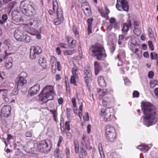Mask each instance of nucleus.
Instances as JSON below:
<instances>
[{
  "mask_svg": "<svg viewBox=\"0 0 158 158\" xmlns=\"http://www.w3.org/2000/svg\"><path fill=\"white\" fill-rule=\"evenodd\" d=\"M72 101L73 106L74 107H76L77 106L75 98H72Z\"/></svg>",
  "mask_w": 158,
  "mask_h": 158,
  "instance_id": "obj_52",
  "label": "nucleus"
},
{
  "mask_svg": "<svg viewBox=\"0 0 158 158\" xmlns=\"http://www.w3.org/2000/svg\"><path fill=\"white\" fill-rule=\"evenodd\" d=\"M143 56L146 58H148L149 57V53L148 52H145L143 53Z\"/></svg>",
  "mask_w": 158,
  "mask_h": 158,
  "instance_id": "obj_63",
  "label": "nucleus"
},
{
  "mask_svg": "<svg viewBox=\"0 0 158 158\" xmlns=\"http://www.w3.org/2000/svg\"><path fill=\"white\" fill-rule=\"evenodd\" d=\"M106 137L110 142H113L116 140V132L114 128L108 125L106 128Z\"/></svg>",
  "mask_w": 158,
  "mask_h": 158,
  "instance_id": "obj_7",
  "label": "nucleus"
},
{
  "mask_svg": "<svg viewBox=\"0 0 158 158\" xmlns=\"http://www.w3.org/2000/svg\"><path fill=\"white\" fill-rule=\"evenodd\" d=\"M148 45L150 49L151 50L153 51L154 50V48L152 41H148Z\"/></svg>",
  "mask_w": 158,
  "mask_h": 158,
  "instance_id": "obj_45",
  "label": "nucleus"
},
{
  "mask_svg": "<svg viewBox=\"0 0 158 158\" xmlns=\"http://www.w3.org/2000/svg\"><path fill=\"white\" fill-rule=\"evenodd\" d=\"M89 50L92 53V56L98 60H103L106 56L104 47L99 44L92 46Z\"/></svg>",
  "mask_w": 158,
  "mask_h": 158,
  "instance_id": "obj_4",
  "label": "nucleus"
},
{
  "mask_svg": "<svg viewBox=\"0 0 158 158\" xmlns=\"http://www.w3.org/2000/svg\"><path fill=\"white\" fill-rule=\"evenodd\" d=\"M39 62L43 68H46L47 63L46 60L44 58H40L39 60Z\"/></svg>",
  "mask_w": 158,
  "mask_h": 158,
  "instance_id": "obj_29",
  "label": "nucleus"
},
{
  "mask_svg": "<svg viewBox=\"0 0 158 158\" xmlns=\"http://www.w3.org/2000/svg\"><path fill=\"white\" fill-rule=\"evenodd\" d=\"M112 27V24H110L106 27V29L108 31H110L111 30Z\"/></svg>",
  "mask_w": 158,
  "mask_h": 158,
  "instance_id": "obj_57",
  "label": "nucleus"
},
{
  "mask_svg": "<svg viewBox=\"0 0 158 158\" xmlns=\"http://www.w3.org/2000/svg\"><path fill=\"white\" fill-rule=\"evenodd\" d=\"M57 65V70L59 71H60V63L59 61H57L56 62Z\"/></svg>",
  "mask_w": 158,
  "mask_h": 158,
  "instance_id": "obj_60",
  "label": "nucleus"
},
{
  "mask_svg": "<svg viewBox=\"0 0 158 158\" xmlns=\"http://www.w3.org/2000/svg\"><path fill=\"white\" fill-rule=\"evenodd\" d=\"M11 110V106L8 105H4L2 107L0 113V119L2 118V115L6 117H8L10 114Z\"/></svg>",
  "mask_w": 158,
  "mask_h": 158,
  "instance_id": "obj_11",
  "label": "nucleus"
},
{
  "mask_svg": "<svg viewBox=\"0 0 158 158\" xmlns=\"http://www.w3.org/2000/svg\"><path fill=\"white\" fill-rule=\"evenodd\" d=\"M14 37L18 41L28 43L30 40V37L23 31L22 28L16 29L14 33Z\"/></svg>",
  "mask_w": 158,
  "mask_h": 158,
  "instance_id": "obj_6",
  "label": "nucleus"
},
{
  "mask_svg": "<svg viewBox=\"0 0 158 158\" xmlns=\"http://www.w3.org/2000/svg\"><path fill=\"white\" fill-rule=\"evenodd\" d=\"M98 148L99 153L101 156V158H105L104 153L102 150V145L100 143H98Z\"/></svg>",
  "mask_w": 158,
  "mask_h": 158,
  "instance_id": "obj_32",
  "label": "nucleus"
},
{
  "mask_svg": "<svg viewBox=\"0 0 158 158\" xmlns=\"http://www.w3.org/2000/svg\"><path fill=\"white\" fill-rule=\"evenodd\" d=\"M93 19H89L87 20V22L88 24V33L89 34L90 33H92L91 31V25L92 24V22L93 21Z\"/></svg>",
  "mask_w": 158,
  "mask_h": 158,
  "instance_id": "obj_28",
  "label": "nucleus"
},
{
  "mask_svg": "<svg viewBox=\"0 0 158 158\" xmlns=\"http://www.w3.org/2000/svg\"><path fill=\"white\" fill-rule=\"evenodd\" d=\"M111 23H114L115 22V19L114 18H111L110 20Z\"/></svg>",
  "mask_w": 158,
  "mask_h": 158,
  "instance_id": "obj_64",
  "label": "nucleus"
},
{
  "mask_svg": "<svg viewBox=\"0 0 158 158\" xmlns=\"http://www.w3.org/2000/svg\"><path fill=\"white\" fill-rule=\"evenodd\" d=\"M152 31L151 28L148 29V35L149 37H152L153 36Z\"/></svg>",
  "mask_w": 158,
  "mask_h": 158,
  "instance_id": "obj_49",
  "label": "nucleus"
},
{
  "mask_svg": "<svg viewBox=\"0 0 158 158\" xmlns=\"http://www.w3.org/2000/svg\"><path fill=\"white\" fill-rule=\"evenodd\" d=\"M52 143L48 141L43 140L37 144L32 141H28L25 146V151L30 153H34L38 150L47 153L51 151Z\"/></svg>",
  "mask_w": 158,
  "mask_h": 158,
  "instance_id": "obj_2",
  "label": "nucleus"
},
{
  "mask_svg": "<svg viewBox=\"0 0 158 158\" xmlns=\"http://www.w3.org/2000/svg\"><path fill=\"white\" fill-rule=\"evenodd\" d=\"M16 4L17 3L15 1L10 2L8 3V8L10 9V12L16 6Z\"/></svg>",
  "mask_w": 158,
  "mask_h": 158,
  "instance_id": "obj_33",
  "label": "nucleus"
},
{
  "mask_svg": "<svg viewBox=\"0 0 158 158\" xmlns=\"http://www.w3.org/2000/svg\"><path fill=\"white\" fill-rule=\"evenodd\" d=\"M116 7L119 11H121L123 9L124 11H128L129 10L128 4L127 0H117Z\"/></svg>",
  "mask_w": 158,
  "mask_h": 158,
  "instance_id": "obj_9",
  "label": "nucleus"
},
{
  "mask_svg": "<svg viewBox=\"0 0 158 158\" xmlns=\"http://www.w3.org/2000/svg\"><path fill=\"white\" fill-rule=\"evenodd\" d=\"M27 9L23 10V14L28 16H32L35 13V10L34 8L31 5H28Z\"/></svg>",
  "mask_w": 158,
  "mask_h": 158,
  "instance_id": "obj_15",
  "label": "nucleus"
},
{
  "mask_svg": "<svg viewBox=\"0 0 158 158\" xmlns=\"http://www.w3.org/2000/svg\"><path fill=\"white\" fill-rule=\"evenodd\" d=\"M67 54L68 55H71L75 53L76 52V50H73L71 51L70 50H67L66 51Z\"/></svg>",
  "mask_w": 158,
  "mask_h": 158,
  "instance_id": "obj_47",
  "label": "nucleus"
},
{
  "mask_svg": "<svg viewBox=\"0 0 158 158\" xmlns=\"http://www.w3.org/2000/svg\"><path fill=\"white\" fill-rule=\"evenodd\" d=\"M151 83L156 85H158V81L156 80H152L150 82Z\"/></svg>",
  "mask_w": 158,
  "mask_h": 158,
  "instance_id": "obj_61",
  "label": "nucleus"
},
{
  "mask_svg": "<svg viewBox=\"0 0 158 158\" xmlns=\"http://www.w3.org/2000/svg\"><path fill=\"white\" fill-rule=\"evenodd\" d=\"M53 9L55 11V8H57V18L54 20V24L55 25H58L61 24L64 21V18L62 10L60 8L58 7V4L56 0H53Z\"/></svg>",
  "mask_w": 158,
  "mask_h": 158,
  "instance_id": "obj_5",
  "label": "nucleus"
},
{
  "mask_svg": "<svg viewBox=\"0 0 158 158\" xmlns=\"http://www.w3.org/2000/svg\"><path fill=\"white\" fill-rule=\"evenodd\" d=\"M91 126L90 124H88L87 126V132L89 134L90 132Z\"/></svg>",
  "mask_w": 158,
  "mask_h": 158,
  "instance_id": "obj_59",
  "label": "nucleus"
},
{
  "mask_svg": "<svg viewBox=\"0 0 158 158\" xmlns=\"http://www.w3.org/2000/svg\"><path fill=\"white\" fill-rule=\"evenodd\" d=\"M54 155L55 157L57 158H62L63 155L58 148L56 149L54 151Z\"/></svg>",
  "mask_w": 158,
  "mask_h": 158,
  "instance_id": "obj_27",
  "label": "nucleus"
},
{
  "mask_svg": "<svg viewBox=\"0 0 158 158\" xmlns=\"http://www.w3.org/2000/svg\"><path fill=\"white\" fill-rule=\"evenodd\" d=\"M89 145V140L86 136L83 135L80 143L81 148L87 149Z\"/></svg>",
  "mask_w": 158,
  "mask_h": 158,
  "instance_id": "obj_14",
  "label": "nucleus"
},
{
  "mask_svg": "<svg viewBox=\"0 0 158 158\" xmlns=\"http://www.w3.org/2000/svg\"><path fill=\"white\" fill-rule=\"evenodd\" d=\"M28 2L25 1H22L20 3L19 9H20L21 11L23 14V10H25V9H27V8L28 5H30V4H28Z\"/></svg>",
  "mask_w": 158,
  "mask_h": 158,
  "instance_id": "obj_21",
  "label": "nucleus"
},
{
  "mask_svg": "<svg viewBox=\"0 0 158 158\" xmlns=\"http://www.w3.org/2000/svg\"><path fill=\"white\" fill-rule=\"evenodd\" d=\"M25 135L27 137H31L32 136V133L30 131H27Z\"/></svg>",
  "mask_w": 158,
  "mask_h": 158,
  "instance_id": "obj_51",
  "label": "nucleus"
},
{
  "mask_svg": "<svg viewBox=\"0 0 158 158\" xmlns=\"http://www.w3.org/2000/svg\"><path fill=\"white\" fill-rule=\"evenodd\" d=\"M78 69L77 66H75L72 69V73L73 75L75 76V77H78L77 75Z\"/></svg>",
  "mask_w": 158,
  "mask_h": 158,
  "instance_id": "obj_35",
  "label": "nucleus"
},
{
  "mask_svg": "<svg viewBox=\"0 0 158 158\" xmlns=\"http://www.w3.org/2000/svg\"><path fill=\"white\" fill-rule=\"evenodd\" d=\"M53 89V87L52 85L45 87L39 95V99L38 100V102L43 105L47 103L48 101L53 99L55 94Z\"/></svg>",
  "mask_w": 158,
  "mask_h": 158,
  "instance_id": "obj_3",
  "label": "nucleus"
},
{
  "mask_svg": "<svg viewBox=\"0 0 158 158\" xmlns=\"http://www.w3.org/2000/svg\"><path fill=\"white\" fill-rule=\"evenodd\" d=\"M5 66L7 69H11L12 66L13 60L11 57H9L8 59H6Z\"/></svg>",
  "mask_w": 158,
  "mask_h": 158,
  "instance_id": "obj_19",
  "label": "nucleus"
},
{
  "mask_svg": "<svg viewBox=\"0 0 158 158\" xmlns=\"http://www.w3.org/2000/svg\"><path fill=\"white\" fill-rule=\"evenodd\" d=\"M60 46L62 48H67V44H64V43H60Z\"/></svg>",
  "mask_w": 158,
  "mask_h": 158,
  "instance_id": "obj_58",
  "label": "nucleus"
},
{
  "mask_svg": "<svg viewBox=\"0 0 158 158\" xmlns=\"http://www.w3.org/2000/svg\"><path fill=\"white\" fill-rule=\"evenodd\" d=\"M113 109L111 108H107L101 110V115L105 122L110 121L113 118Z\"/></svg>",
  "mask_w": 158,
  "mask_h": 158,
  "instance_id": "obj_8",
  "label": "nucleus"
},
{
  "mask_svg": "<svg viewBox=\"0 0 158 158\" xmlns=\"http://www.w3.org/2000/svg\"><path fill=\"white\" fill-rule=\"evenodd\" d=\"M137 149L144 152H147L150 149V148L148 146L144 144L139 145L137 147Z\"/></svg>",
  "mask_w": 158,
  "mask_h": 158,
  "instance_id": "obj_23",
  "label": "nucleus"
},
{
  "mask_svg": "<svg viewBox=\"0 0 158 158\" xmlns=\"http://www.w3.org/2000/svg\"><path fill=\"white\" fill-rule=\"evenodd\" d=\"M102 103L103 104L104 106L106 107V106L107 102L106 101H105V98L103 99L102 100Z\"/></svg>",
  "mask_w": 158,
  "mask_h": 158,
  "instance_id": "obj_62",
  "label": "nucleus"
},
{
  "mask_svg": "<svg viewBox=\"0 0 158 158\" xmlns=\"http://www.w3.org/2000/svg\"><path fill=\"white\" fill-rule=\"evenodd\" d=\"M125 84L127 85H129L130 84V81L127 78H126L124 79Z\"/></svg>",
  "mask_w": 158,
  "mask_h": 158,
  "instance_id": "obj_53",
  "label": "nucleus"
},
{
  "mask_svg": "<svg viewBox=\"0 0 158 158\" xmlns=\"http://www.w3.org/2000/svg\"><path fill=\"white\" fill-rule=\"evenodd\" d=\"M3 44L5 46V48L7 51H10L12 49L11 42L10 39H7L5 40Z\"/></svg>",
  "mask_w": 158,
  "mask_h": 158,
  "instance_id": "obj_18",
  "label": "nucleus"
},
{
  "mask_svg": "<svg viewBox=\"0 0 158 158\" xmlns=\"http://www.w3.org/2000/svg\"><path fill=\"white\" fill-rule=\"evenodd\" d=\"M84 12L86 15H89L91 14V11L89 7L85 8V10H83Z\"/></svg>",
  "mask_w": 158,
  "mask_h": 158,
  "instance_id": "obj_42",
  "label": "nucleus"
},
{
  "mask_svg": "<svg viewBox=\"0 0 158 158\" xmlns=\"http://www.w3.org/2000/svg\"><path fill=\"white\" fill-rule=\"evenodd\" d=\"M19 12V11L18 10H14L12 11L11 15L13 20L16 21L17 19H18L19 18V16L18 15Z\"/></svg>",
  "mask_w": 158,
  "mask_h": 158,
  "instance_id": "obj_24",
  "label": "nucleus"
},
{
  "mask_svg": "<svg viewBox=\"0 0 158 158\" xmlns=\"http://www.w3.org/2000/svg\"><path fill=\"white\" fill-rule=\"evenodd\" d=\"M94 67L95 73V75H97L101 70V67L99 62L97 61H95L94 62Z\"/></svg>",
  "mask_w": 158,
  "mask_h": 158,
  "instance_id": "obj_22",
  "label": "nucleus"
},
{
  "mask_svg": "<svg viewBox=\"0 0 158 158\" xmlns=\"http://www.w3.org/2000/svg\"><path fill=\"white\" fill-rule=\"evenodd\" d=\"M110 10H109L107 8H106L105 13L104 12H101V14L102 15H103V16L105 17H106L107 16V15L110 13Z\"/></svg>",
  "mask_w": 158,
  "mask_h": 158,
  "instance_id": "obj_44",
  "label": "nucleus"
},
{
  "mask_svg": "<svg viewBox=\"0 0 158 158\" xmlns=\"http://www.w3.org/2000/svg\"><path fill=\"white\" fill-rule=\"evenodd\" d=\"M51 68L52 69H56V67L57 60L56 58L53 56H52L51 58Z\"/></svg>",
  "mask_w": 158,
  "mask_h": 158,
  "instance_id": "obj_25",
  "label": "nucleus"
},
{
  "mask_svg": "<svg viewBox=\"0 0 158 158\" xmlns=\"http://www.w3.org/2000/svg\"><path fill=\"white\" fill-rule=\"evenodd\" d=\"M76 40H73L71 42L70 44H69L70 47L72 48H73L75 46L76 44Z\"/></svg>",
  "mask_w": 158,
  "mask_h": 158,
  "instance_id": "obj_48",
  "label": "nucleus"
},
{
  "mask_svg": "<svg viewBox=\"0 0 158 158\" xmlns=\"http://www.w3.org/2000/svg\"><path fill=\"white\" fill-rule=\"evenodd\" d=\"M150 56L152 60L155 59L157 60L158 59V55L155 52H151L150 54Z\"/></svg>",
  "mask_w": 158,
  "mask_h": 158,
  "instance_id": "obj_41",
  "label": "nucleus"
},
{
  "mask_svg": "<svg viewBox=\"0 0 158 158\" xmlns=\"http://www.w3.org/2000/svg\"><path fill=\"white\" fill-rule=\"evenodd\" d=\"M51 113L52 114L54 120L56 121V118L57 115V110H49Z\"/></svg>",
  "mask_w": 158,
  "mask_h": 158,
  "instance_id": "obj_36",
  "label": "nucleus"
},
{
  "mask_svg": "<svg viewBox=\"0 0 158 158\" xmlns=\"http://www.w3.org/2000/svg\"><path fill=\"white\" fill-rule=\"evenodd\" d=\"M86 148H81V152L79 153V158H84L87 155Z\"/></svg>",
  "mask_w": 158,
  "mask_h": 158,
  "instance_id": "obj_30",
  "label": "nucleus"
},
{
  "mask_svg": "<svg viewBox=\"0 0 158 158\" xmlns=\"http://www.w3.org/2000/svg\"><path fill=\"white\" fill-rule=\"evenodd\" d=\"M5 56H4V60H6V59H7V56L9 55H10L12 54V53L10 52H7V51H5Z\"/></svg>",
  "mask_w": 158,
  "mask_h": 158,
  "instance_id": "obj_54",
  "label": "nucleus"
},
{
  "mask_svg": "<svg viewBox=\"0 0 158 158\" xmlns=\"http://www.w3.org/2000/svg\"><path fill=\"white\" fill-rule=\"evenodd\" d=\"M78 77H75V76L72 75L71 76L70 82L71 84H73L75 85H76V83L75 82V79H77Z\"/></svg>",
  "mask_w": 158,
  "mask_h": 158,
  "instance_id": "obj_37",
  "label": "nucleus"
},
{
  "mask_svg": "<svg viewBox=\"0 0 158 158\" xmlns=\"http://www.w3.org/2000/svg\"><path fill=\"white\" fill-rule=\"evenodd\" d=\"M133 97L138 98L139 96V93L138 91H135L133 93Z\"/></svg>",
  "mask_w": 158,
  "mask_h": 158,
  "instance_id": "obj_50",
  "label": "nucleus"
},
{
  "mask_svg": "<svg viewBox=\"0 0 158 158\" xmlns=\"http://www.w3.org/2000/svg\"><path fill=\"white\" fill-rule=\"evenodd\" d=\"M132 41V42L130 44L131 49V50L133 52H134V49H135L138 47H139V45L136 42H134L133 41Z\"/></svg>",
  "mask_w": 158,
  "mask_h": 158,
  "instance_id": "obj_31",
  "label": "nucleus"
},
{
  "mask_svg": "<svg viewBox=\"0 0 158 158\" xmlns=\"http://www.w3.org/2000/svg\"><path fill=\"white\" fill-rule=\"evenodd\" d=\"M142 110L145 115L143 116L144 124L149 127L155 124L157 121V114L154 106L150 102H143Z\"/></svg>",
  "mask_w": 158,
  "mask_h": 158,
  "instance_id": "obj_1",
  "label": "nucleus"
},
{
  "mask_svg": "<svg viewBox=\"0 0 158 158\" xmlns=\"http://www.w3.org/2000/svg\"><path fill=\"white\" fill-rule=\"evenodd\" d=\"M40 85L39 84H36L33 87H31L28 91L31 96H32L36 94L40 90Z\"/></svg>",
  "mask_w": 158,
  "mask_h": 158,
  "instance_id": "obj_13",
  "label": "nucleus"
},
{
  "mask_svg": "<svg viewBox=\"0 0 158 158\" xmlns=\"http://www.w3.org/2000/svg\"><path fill=\"white\" fill-rule=\"evenodd\" d=\"M73 33H74L75 35L77 37H78L79 36L78 32L77 31V27L75 26H73Z\"/></svg>",
  "mask_w": 158,
  "mask_h": 158,
  "instance_id": "obj_43",
  "label": "nucleus"
},
{
  "mask_svg": "<svg viewBox=\"0 0 158 158\" xmlns=\"http://www.w3.org/2000/svg\"><path fill=\"white\" fill-rule=\"evenodd\" d=\"M26 79H23L18 77L15 80V85L20 87L23 86L27 83Z\"/></svg>",
  "mask_w": 158,
  "mask_h": 158,
  "instance_id": "obj_16",
  "label": "nucleus"
},
{
  "mask_svg": "<svg viewBox=\"0 0 158 158\" xmlns=\"http://www.w3.org/2000/svg\"><path fill=\"white\" fill-rule=\"evenodd\" d=\"M131 26V23L130 20H128V23H124L123 24L122 31L123 33L127 32L128 30L129 27Z\"/></svg>",
  "mask_w": 158,
  "mask_h": 158,
  "instance_id": "obj_17",
  "label": "nucleus"
},
{
  "mask_svg": "<svg viewBox=\"0 0 158 158\" xmlns=\"http://www.w3.org/2000/svg\"><path fill=\"white\" fill-rule=\"evenodd\" d=\"M7 90L6 89H0V94L2 95L3 100L6 102H8L9 101L7 96Z\"/></svg>",
  "mask_w": 158,
  "mask_h": 158,
  "instance_id": "obj_20",
  "label": "nucleus"
},
{
  "mask_svg": "<svg viewBox=\"0 0 158 158\" xmlns=\"http://www.w3.org/2000/svg\"><path fill=\"white\" fill-rule=\"evenodd\" d=\"M92 76L91 73L90 72V69L88 68L84 71V78L86 85L88 86L89 79H90Z\"/></svg>",
  "mask_w": 158,
  "mask_h": 158,
  "instance_id": "obj_12",
  "label": "nucleus"
},
{
  "mask_svg": "<svg viewBox=\"0 0 158 158\" xmlns=\"http://www.w3.org/2000/svg\"><path fill=\"white\" fill-rule=\"evenodd\" d=\"M70 122L67 121L65 123V127L66 129H67L68 131L70 130L69 126Z\"/></svg>",
  "mask_w": 158,
  "mask_h": 158,
  "instance_id": "obj_46",
  "label": "nucleus"
},
{
  "mask_svg": "<svg viewBox=\"0 0 158 158\" xmlns=\"http://www.w3.org/2000/svg\"><path fill=\"white\" fill-rule=\"evenodd\" d=\"M98 83L99 85L101 87H105L106 86L104 78L102 76L98 77Z\"/></svg>",
  "mask_w": 158,
  "mask_h": 158,
  "instance_id": "obj_26",
  "label": "nucleus"
},
{
  "mask_svg": "<svg viewBox=\"0 0 158 158\" xmlns=\"http://www.w3.org/2000/svg\"><path fill=\"white\" fill-rule=\"evenodd\" d=\"M27 73L24 72H22L19 75L18 77L23 79H25L27 77Z\"/></svg>",
  "mask_w": 158,
  "mask_h": 158,
  "instance_id": "obj_40",
  "label": "nucleus"
},
{
  "mask_svg": "<svg viewBox=\"0 0 158 158\" xmlns=\"http://www.w3.org/2000/svg\"><path fill=\"white\" fill-rule=\"evenodd\" d=\"M154 73L152 71H150L148 73V77L149 78H151L153 77Z\"/></svg>",
  "mask_w": 158,
  "mask_h": 158,
  "instance_id": "obj_55",
  "label": "nucleus"
},
{
  "mask_svg": "<svg viewBox=\"0 0 158 158\" xmlns=\"http://www.w3.org/2000/svg\"><path fill=\"white\" fill-rule=\"evenodd\" d=\"M8 19V17L6 14H4L2 16V20H0V23L3 24L5 23Z\"/></svg>",
  "mask_w": 158,
  "mask_h": 158,
  "instance_id": "obj_34",
  "label": "nucleus"
},
{
  "mask_svg": "<svg viewBox=\"0 0 158 158\" xmlns=\"http://www.w3.org/2000/svg\"><path fill=\"white\" fill-rule=\"evenodd\" d=\"M63 140V138L62 136H60L59 137V139L58 141V143H57L58 146H60V143L62 142Z\"/></svg>",
  "mask_w": 158,
  "mask_h": 158,
  "instance_id": "obj_56",
  "label": "nucleus"
},
{
  "mask_svg": "<svg viewBox=\"0 0 158 158\" xmlns=\"http://www.w3.org/2000/svg\"><path fill=\"white\" fill-rule=\"evenodd\" d=\"M73 143L74 145L75 152L76 153H78L79 150V145L77 141L76 140H74L73 141Z\"/></svg>",
  "mask_w": 158,
  "mask_h": 158,
  "instance_id": "obj_38",
  "label": "nucleus"
},
{
  "mask_svg": "<svg viewBox=\"0 0 158 158\" xmlns=\"http://www.w3.org/2000/svg\"><path fill=\"white\" fill-rule=\"evenodd\" d=\"M30 57L31 59H34L42 52V49L38 46L31 47L30 48Z\"/></svg>",
  "mask_w": 158,
  "mask_h": 158,
  "instance_id": "obj_10",
  "label": "nucleus"
},
{
  "mask_svg": "<svg viewBox=\"0 0 158 158\" xmlns=\"http://www.w3.org/2000/svg\"><path fill=\"white\" fill-rule=\"evenodd\" d=\"M19 88H20V87L15 85L14 89L12 92V94L14 95H17L19 92Z\"/></svg>",
  "mask_w": 158,
  "mask_h": 158,
  "instance_id": "obj_39",
  "label": "nucleus"
}]
</instances>
